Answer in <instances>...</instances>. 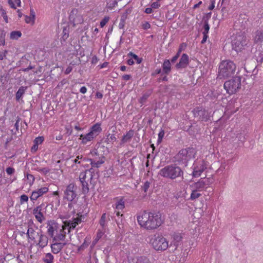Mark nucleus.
<instances>
[{
  "instance_id": "1",
  "label": "nucleus",
  "mask_w": 263,
  "mask_h": 263,
  "mask_svg": "<svg viewBox=\"0 0 263 263\" xmlns=\"http://www.w3.org/2000/svg\"><path fill=\"white\" fill-rule=\"evenodd\" d=\"M81 221V216L78 217L71 221L65 222V226H64L59 224L53 220H50L48 221L47 226V231L49 235L53 237L55 241L63 240L65 238L66 234L65 229L68 227V231L69 232L71 229H74Z\"/></svg>"
},
{
  "instance_id": "2",
  "label": "nucleus",
  "mask_w": 263,
  "mask_h": 263,
  "mask_svg": "<svg viewBox=\"0 0 263 263\" xmlns=\"http://www.w3.org/2000/svg\"><path fill=\"white\" fill-rule=\"evenodd\" d=\"M137 219L141 227L146 230H155L164 221L162 215H138Z\"/></svg>"
},
{
  "instance_id": "3",
  "label": "nucleus",
  "mask_w": 263,
  "mask_h": 263,
  "mask_svg": "<svg viewBox=\"0 0 263 263\" xmlns=\"http://www.w3.org/2000/svg\"><path fill=\"white\" fill-rule=\"evenodd\" d=\"M236 66L232 61L227 60L221 61L219 65L217 78L225 79L233 76L235 72Z\"/></svg>"
},
{
  "instance_id": "4",
  "label": "nucleus",
  "mask_w": 263,
  "mask_h": 263,
  "mask_svg": "<svg viewBox=\"0 0 263 263\" xmlns=\"http://www.w3.org/2000/svg\"><path fill=\"white\" fill-rule=\"evenodd\" d=\"M183 172L181 168L175 164H171L161 168L159 175L163 177L175 179L182 176Z\"/></svg>"
},
{
  "instance_id": "5",
  "label": "nucleus",
  "mask_w": 263,
  "mask_h": 263,
  "mask_svg": "<svg viewBox=\"0 0 263 263\" xmlns=\"http://www.w3.org/2000/svg\"><path fill=\"white\" fill-rule=\"evenodd\" d=\"M148 242L156 251H165L168 247V241L162 235L156 234L148 237Z\"/></svg>"
},
{
  "instance_id": "6",
  "label": "nucleus",
  "mask_w": 263,
  "mask_h": 263,
  "mask_svg": "<svg viewBox=\"0 0 263 263\" xmlns=\"http://www.w3.org/2000/svg\"><path fill=\"white\" fill-rule=\"evenodd\" d=\"M102 130L101 123H96L90 128L89 132L87 134H81L80 136L79 139L81 140L82 144H86L92 141L102 132Z\"/></svg>"
},
{
  "instance_id": "7",
  "label": "nucleus",
  "mask_w": 263,
  "mask_h": 263,
  "mask_svg": "<svg viewBox=\"0 0 263 263\" xmlns=\"http://www.w3.org/2000/svg\"><path fill=\"white\" fill-rule=\"evenodd\" d=\"M224 88L230 95L236 93L241 87V78L235 76L224 83Z\"/></svg>"
},
{
  "instance_id": "8",
  "label": "nucleus",
  "mask_w": 263,
  "mask_h": 263,
  "mask_svg": "<svg viewBox=\"0 0 263 263\" xmlns=\"http://www.w3.org/2000/svg\"><path fill=\"white\" fill-rule=\"evenodd\" d=\"M196 155V149L193 147H188L180 150L177 155L178 161L183 163H186L189 160L195 158Z\"/></svg>"
},
{
  "instance_id": "9",
  "label": "nucleus",
  "mask_w": 263,
  "mask_h": 263,
  "mask_svg": "<svg viewBox=\"0 0 263 263\" xmlns=\"http://www.w3.org/2000/svg\"><path fill=\"white\" fill-rule=\"evenodd\" d=\"M77 187L74 183H71L66 186L64 191L63 199L72 203L77 196ZM71 203H69L70 205Z\"/></svg>"
},
{
  "instance_id": "10",
  "label": "nucleus",
  "mask_w": 263,
  "mask_h": 263,
  "mask_svg": "<svg viewBox=\"0 0 263 263\" xmlns=\"http://www.w3.org/2000/svg\"><path fill=\"white\" fill-rule=\"evenodd\" d=\"M92 178V173L90 171H85L80 173L79 180L82 184V189L83 193H87L89 191L88 182Z\"/></svg>"
},
{
  "instance_id": "11",
  "label": "nucleus",
  "mask_w": 263,
  "mask_h": 263,
  "mask_svg": "<svg viewBox=\"0 0 263 263\" xmlns=\"http://www.w3.org/2000/svg\"><path fill=\"white\" fill-rule=\"evenodd\" d=\"M192 168V176L195 178L199 177L206 168V164L203 160H197L194 163Z\"/></svg>"
},
{
  "instance_id": "12",
  "label": "nucleus",
  "mask_w": 263,
  "mask_h": 263,
  "mask_svg": "<svg viewBox=\"0 0 263 263\" xmlns=\"http://www.w3.org/2000/svg\"><path fill=\"white\" fill-rule=\"evenodd\" d=\"M69 21L70 23L74 27L81 24L84 21L83 17L81 12L77 9H73L69 14Z\"/></svg>"
},
{
  "instance_id": "13",
  "label": "nucleus",
  "mask_w": 263,
  "mask_h": 263,
  "mask_svg": "<svg viewBox=\"0 0 263 263\" xmlns=\"http://www.w3.org/2000/svg\"><path fill=\"white\" fill-rule=\"evenodd\" d=\"M246 44V36L243 34L237 35L232 41L233 49L237 52L241 51Z\"/></svg>"
},
{
  "instance_id": "14",
  "label": "nucleus",
  "mask_w": 263,
  "mask_h": 263,
  "mask_svg": "<svg viewBox=\"0 0 263 263\" xmlns=\"http://www.w3.org/2000/svg\"><path fill=\"white\" fill-rule=\"evenodd\" d=\"M192 112L195 117H198L201 121H207L209 119L208 111L202 107L195 108Z\"/></svg>"
},
{
  "instance_id": "15",
  "label": "nucleus",
  "mask_w": 263,
  "mask_h": 263,
  "mask_svg": "<svg viewBox=\"0 0 263 263\" xmlns=\"http://www.w3.org/2000/svg\"><path fill=\"white\" fill-rule=\"evenodd\" d=\"M211 184L209 178L200 179L192 185V187L200 192L205 190Z\"/></svg>"
},
{
  "instance_id": "16",
  "label": "nucleus",
  "mask_w": 263,
  "mask_h": 263,
  "mask_svg": "<svg viewBox=\"0 0 263 263\" xmlns=\"http://www.w3.org/2000/svg\"><path fill=\"white\" fill-rule=\"evenodd\" d=\"M49 189L46 186L42 187L35 190L32 192L30 199L32 201L34 202V201H36L39 198L47 193Z\"/></svg>"
},
{
  "instance_id": "17",
  "label": "nucleus",
  "mask_w": 263,
  "mask_h": 263,
  "mask_svg": "<svg viewBox=\"0 0 263 263\" xmlns=\"http://www.w3.org/2000/svg\"><path fill=\"white\" fill-rule=\"evenodd\" d=\"M116 203L113 207L116 210V214H120L123 210L125 208V201L123 197H118L116 199Z\"/></svg>"
},
{
  "instance_id": "18",
  "label": "nucleus",
  "mask_w": 263,
  "mask_h": 263,
  "mask_svg": "<svg viewBox=\"0 0 263 263\" xmlns=\"http://www.w3.org/2000/svg\"><path fill=\"white\" fill-rule=\"evenodd\" d=\"M189 63V57L185 54L183 53L180 60L179 62L176 65L177 69L183 68L186 67Z\"/></svg>"
},
{
  "instance_id": "19",
  "label": "nucleus",
  "mask_w": 263,
  "mask_h": 263,
  "mask_svg": "<svg viewBox=\"0 0 263 263\" xmlns=\"http://www.w3.org/2000/svg\"><path fill=\"white\" fill-rule=\"evenodd\" d=\"M253 41L256 44H260L263 43V30H258L255 32Z\"/></svg>"
},
{
  "instance_id": "20",
  "label": "nucleus",
  "mask_w": 263,
  "mask_h": 263,
  "mask_svg": "<svg viewBox=\"0 0 263 263\" xmlns=\"http://www.w3.org/2000/svg\"><path fill=\"white\" fill-rule=\"evenodd\" d=\"M65 243L55 242L51 245L52 252L54 254H58L62 249Z\"/></svg>"
},
{
  "instance_id": "21",
  "label": "nucleus",
  "mask_w": 263,
  "mask_h": 263,
  "mask_svg": "<svg viewBox=\"0 0 263 263\" xmlns=\"http://www.w3.org/2000/svg\"><path fill=\"white\" fill-rule=\"evenodd\" d=\"M90 161L92 167L98 168L104 163L105 157L103 156H101L99 157V160H97L96 158H93L92 159H90Z\"/></svg>"
},
{
  "instance_id": "22",
  "label": "nucleus",
  "mask_w": 263,
  "mask_h": 263,
  "mask_svg": "<svg viewBox=\"0 0 263 263\" xmlns=\"http://www.w3.org/2000/svg\"><path fill=\"white\" fill-rule=\"evenodd\" d=\"M163 72L168 74L171 71V64L169 60H165L162 64Z\"/></svg>"
},
{
  "instance_id": "23",
  "label": "nucleus",
  "mask_w": 263,
  "mask_h": 263,
  "mask_svg": "<svg viewBox=\"0 0 263 263\" xmlns=\"http://www.w3.org/2000/svg\"><path fill=\"white\" fill-rule=\"evenodd\" d=\"M48 206L45 203H42L33 210V214H44L46 213V208Z\"/></svg>"
},
{
  "instance_id": "24",
  "label": "nucleus",
  "mask_w": 263,
  "mask_h": 263,
  "mask_svg": "<svg viewBox=\"0 0 263 263\" xmlns=\"http://www.w3.org/2000/svg\"><path fill=\"white\" fill-rule=\"evenodd\" d=\"M48 238L47 236L45 235H41L40 236L39 241L38 245L41 248H44L48 244Z\"/></svg>"
},
{
  "instance_id": "25",
  "label": "nucleus",
  "mask_w": 263,
  "mask_h": 263,
  "mask_svg": "<svg viewBox=\"0 0 263 263\" xmlns=\"http://www.w3.org/2000/svg\"><path fill=\"white\" fill-rule=\"evenodd\" d=\"M134 136V131L133 130H130L126 133L125 135H124L121 140V142L123 143H126L130 140Z\"/></svg>"
},
{
  "instance_id": "26",
  "label": "nucleus",
  "mask_w": 263,
  "mask_h": 263,
  "mask_svg": "<svg viewBox=\"0 0 263 263\" xmlns=\"http://www.w3.org/2000/svg\"><path fill=\"white\" fill-rule=\"evenodd\" d=\"M173 240L171 242L172 244H173L175 246H177L178 243L181 240L182 237L180 233H175L173 235Z\"/></svg>"
},
{
  "instance_id": "27",
  "label": "nucleus",
  "mask_w": 263,
  "mask_h": 263,
  "mask_svg": "<svg viewBox=\"0 0 263 263\" xmlns=\"http://www.w3.org/2000/svg\"><path fill=\"white\" fill-rule=\"evenodd\" d=\"M27 87L26 86H21L16 93L15 98L17 101H19L23 95L25 93Z\"/></svg>"
},
{
  "instance_id": "28",
  "label": "nucleus",
  "mask_w": 263,
  "mask_h": 263,
  "mask_svg": "<svg viewBox=\"0 0 263 263\" xmlns=\"http://www.w3.org/2000/svg\"><path fill=\"white\" fill-rule=\"evenodd\" d=\"M127 15L128 13L127 12H126L121 15V19L118 26L119 28L120 29H124L125 25V21L127 18Z\"/></svg>"
},
{
  "instance_id": "29",
  "label": "nucleus",
  "mask_w": 263,
  "mask_h": 263,
  "mask_svg": "<svg viewBox=\"0 0 263 263\" xmlns=\"http://www.w3.org/2000/svg\"><path fill=\"white\" fill-rule=\"evenodd\" d=\"M54 256L50 253H46L43 258V260L45 263H53Z\"/></svg>"
},
{
  "instance_id": "30",
  "label": "nucleus",
  "mask_w": 263,
  "mask_h": 263,
  "mask_svg": "<svg viewBox=\"0 0 263 263\" xmlns=\"http://www.w3.org/2000/svg\"><path fill=\"white\" fill-rule=\"evenodd\" d=\"M20 31H12L10 33V39L12 40H17L22 36Z\"/></svg>"
},
{
  "instance_id": "31",
  "label": "nucleus",
  "mask_w": 263,
  "mask_h": 263,
  "mask_svg": "<svg viewBox=\"0 0 263 263\" xmlns=\"http://www.w3.org/2000/svg\"><path fill=\"white\" fill-rule=\"evenodd\" d=\"M8 3L12 8L16 9L17 7H21V0H8Z\"/></svg>"
},
{
  "instance_id": "32",
  "label": "nucleus",
  "mask_w": 263,
  "mask_h": 263,
  "mask_svg": "<svg viewBox=\"0 0 263 263\" xmlns=\"http://www.w3.org/2000/svg\"><path fill=\"white\" fill-rule=\"evenodd\" d=\"M200 192V191L193 189L191 194L190 199L193 200L200 197L201 196V194Z\"/></svg>"
},
{
  "instance_id": "33",
  "label": "nucleus",
  "mask_w": 263,
  "mask_h": 263,
  "mask_svg": "<svg viewBox=\"0 0 263 263\" xmlns=\"http://www.w3.org/2000/svg\"><path fill=\"white\" fill-rule=\"evenodd\" d=\"M128 57H130L133 58L136 61L137 64H139L142 62V58H140L137 55L132 52H129L127 54Z\"/></svg>"
},
{
  "instance_id": "34",
  "label": "nucleus",
  "mask_w": 263,
  "mask_h": 263,
  "mask_svg": "<svg viewBox=\"0 0 263 263\" xmlns=\"http://www.w3.org/2000/svg\"><path fill=\"white\" fill-rule=\"evenodd\" d=\"M27 234L29 239L31 240H34L35 239V233L33 229L31 228H28Z\"/></svg>"
},
{
  "instance_id": "35",
  "label": "nucleus",
  "mask_w": 263,
  "mask_h": 263,
  "mask_svg": "<svg viewBox=\"0 0 263 263\" xmlns=\"http://www.w3.org/2000/svg\"><path fill=\"white\" fill-rule=\"evenodd\" d=\"M6 32L4 30H0V45L4 46L5 45Z\"/></svg>"
},
{
  "instance_id": "36",
  "label": "nucleus",
  "mask_w": 263,
  "mask_h": 263,
  "mask_svg": "<svg viewBox=\"0 0 263 263\" xmlns=\"http://www.w3.org/2000/svg\"><path fill=\"white\" fill-rule=\"evenodd\" d=\"M110 20V17L109 16H105L100 22V26L101 28L104 27V26Z\"/></svg>"
},
{
  "instance_id": "37",
  "label": "nucleus",
  "mask_w": 263,
  "mask_h": 263,
  "mask_svg": "<svg viewBox=\"0 0 263 263\" xmlns=\"http://www.w3.org/2000/svg\"><path fill=\"white\" fill-rule=\"evenodd\" d=\"M25 21L27 24H30L33 25L35 22V18L32 17L31 16L25 15Z\"/></svg>"
},
{
  "instance_id": "38",
  "label": "nucleus",
  "mask_w": 263,
  "mask_h": 263,
  "mask_svg": "<svg viewBox=\"0 0 263 263\" xmlns=\"http://www.w3.org/2000/svg\"><path fill=\"white\" fill-rule=\"evenodd\" d=\"M69 36V30L67 28V27H64L63 29L62 32V38L65 40H66Z\"/></svg>"
},
{
  "instance_id": "39",
  "label": "nucleus",
  "mask_w": 263,
  "mask_h": 263,
  "mask_svg": "<svg viewBox=\"0 0 263 263\" xmlns=\"http://www.w3.org/2000/svg\"><path fill=\"white\" fill-rule=\"evenodd\" d=\"M44 140V138L42 136H39L35 138L33 141V143L39 146V144H41Z\"/></svg>"
},
{
  "instance_id": "40",
  "label": "nucleus",
  "mask_w": 263,
  "mask_h": 263,
  "mask_svg": "<svg viewBox=\"0 0 263 263\" xmlns=\"http://www.w3.org/2000/svg\"><path fill=\"white\" fill-rule=\"evenodd\" d=\"M164 130L161 129L158 134V142H161L162 139L164 137Z\"/></svg>"
},
{
  "instance_id": "41",
  "label": "nucleus",
  "mask_w": 263,
  "mask_h": 263,
  "mask_svg": "<svg viewBox=\"0 0 263 263\" xmlns=\"http://www.w3.org/2000/svg\"><path fill=\"white\" fill-rule=\"evenodd\" d=\"M150 182L148 181H146L144 182L143 185L142 186V189L145 193L147 192L148 189L150 186Z\"/></svg>"
},
{
  "instance_id": "42",
  "label": "nucleus",
  "mask_w": 263,
  "mask_h": 263,
  "mask_svg": "<svg viewBox=\"0 0 263 263\" xmlns=\"http://www.w3.org/2000/svg\"><path fill=\"white\" fill-rule=\"evenodd\" d=\"M28 201V197L25 194H23L20 197V202L21 203H23L24 202H27Z\"/></svg>"
},
{
  "instance_id": "43",
  "label": "nucleus",
  "mask_w": 263,
  "mask_h": 263,
  "mask_svg": "<svg viewBox=\"0 0 263 263\" xmlns=\"http://www.w3.org/2000/svg\"><path fill=\"white\" fill-rule=\"evenodd\" d=\"M1 15H2V16L3 17L5 22L6 23H8V16L7 15L6 12L5 10H2Z\"/></svg>"
},
{
  "instance_id": "44",
  "label": "nucleus",
  "mask_w": 263,
  "mask_h": 263,
  "mask_svg": "<svg viewBox=\"0 0 263 263\" xmlns=\"http://www.w3.org/2000/svg\"><path fill=\"white\" fill-rule=\"evenodd\" d=\"M7 182V179L5 176H3L2 174L0 175V185L5 184Z\"/></svg>"
},
{
  "instance_id": "45",
  "label": "nucleus",
  "mask_w": 263,
  "mask_h": 263,
  "mask_svg": "<svg viewBox=\"0 0 263 263\" xmlns=\"http://www.w3.org/2000/svg\"><path fill=\"white\" fill-rule=\"evenodd\" d=\"M6 172L9 175H12L15 172V169L12 167H8L6 168Z\"/></svg>"
},
{
  "instance_id": "46",
  "label": "nucleus",
  "mask_w": 263,
  "mask_h": 263,
  "mask_svg": "<svg viewBox=\"0 0 263 263\" xmlns=\"http://www.w3.org/2000/svg\"><path fill=\"white\" fill-rule=\"evenodd\" d=\"M210 30V26L208 23H205L204 25V31L202 32V34H208L209 31Z\"/></svg>"
},
{
  "instance_id": "47",
  "label": "nucleus",
  "mask_w": 263,
  "mask_h": 263,
  "mask_svg": "<svg viewBox=\"0 0 263 263\" xmlns=\"http://www.w3.org/2000/svg\"><path fill=\"white\" fill-rule=\"evenodd\" d=\"M148 97H149L148 94H147V93L144 94L142 96V97L140 98V102L141 103H143V102H144L146 101V100L148 98Z\"/></svg>"
},
{
  "instance_id": "48",
  "label": "nucleus",
  "mask_w": 263,
  "mask_h": 263,
  "mask_svg": "<svg viewBox=\"0 0 263 263\" xmlns=\"http://www.w3.org/2000/svg\"><path fill=\"white\" fill-rule=\"evenodd\" d=\"M103 234H104L103 232H102L101 231H99L97 233L96 238L95 239L96 242L98 241L99 240V239H100L102 237Z\"/></svg>"
},
{
  "instance_id": "49",
  "label": "nucleus",
  "mask_w": 263,
  "mask_h": 263,
  "mask_svg": "<svg viewBox=\"0 0 263 263\" xmlns=\"http://www.w3.org/2000/svg\"><path fill=\"white\" fill-rule=\"evenodd\" d=\"M210 5L208 7V9L209 10H212L215 8V4L216 0H210Z\"/></svg>"
},
{
  "instance_id": "50",
  "label": "nucleus",
  "mask_w": 263,
  "mask_h": 263,
  "mask_svg": "<svg viewBox=\"0 0 263 263\" xmlns=\"http://www.w3.org/2000/svg\"><path fill=\"white\" fill-rule=\"evenodd\" d=\"M36 219L40 222H42L44 220V215H35Z\"/></svg>"
},
{
  "instance_id": "51",
  "label": "nucleus",
  "mask_w": 263,
  "mask_h": 263,
  "mask_svg": "<svg viewBox=\"0 0 263 263\" xmlns=\"http://www.w3.org/2000/svg\"><path fill=\"white\" fill-rule=\"evenodd\" d=\"M105 220H106V215H102L101 218L100 219V224L102 227H104L105 226Z\"/></svg>"
},
{
  "instance_id": "52",
  "label": "nucleus",
  "mask_w": 263,
  "mask_h": 263,
  "mask_svg": "<svg viewBox=\"0 0 263 263\" xmlns=\"http://www.w3.org/2000/svg\"><path fill=\"white\" fill-rule=\"evenodd\" d=\"M21 120V118L18 117H17V120L16 121V122L15 123L14 126L15 127L16 130L17 132H18V127H19V123Z\"/></svg>"
},
{
  "instance_id": "53",
  "label": "nucleus",
  "mask_w": 263,
  "mask_h": 263,
  "mask_svg": "<svg viewBox=\"0 0 263 263\" xmlns=\"http://www.w3.org/2000/svg\"><path fill=\"white\" fill-rule=\"evenodd\" d=\"M160 7V4L158 2H153L151 4V7L153 9H157Z\"/></svg>"
},
{
  "instance_id": "54",
  "label": "nucleus",
  "mask_w": 263,
  "mask_h": 263,
  "mask_svg": "<svg viewBox=\"0 0 263 263\" xmlns=\"http://www.w3.org/2000/svg\"><path fill=\"white\" fill-rule=\"evenodd\" d=\"M72 70V67L71 66H69L65 69L64 73L65 74H68L69 73H70L71 72Z\"/></svg>"
},
{
  "instance_id": "55",
  "label": "nucleus",
  "mask_w": 263,
  "mask_h": 263,
  "mask_svg": "<svg viewBox=\"0 0 263 263\" xmlns=\"http://www.w3.org/2000/svg\"><path fill=\"white\" fill-rule=\"evenodd\" d=\"M142 27L144 29H148L151 28V25L148 22L143 24Z\"/></svg>"
},
{
  "instance_id": "56",
  "label": "nucleus",
  "mask_w": 263,
  "mask_h": 263,
  "mask_svg": "<svg viewBox=\"0 0 263 263\" xmlns=\"http://www.w3.org/2000/svg\"><path fill=\"white\" fill-rule=\"evenodd\" d=\"M258 61L261 63L263 62V51L259 53Z\"/></svg>"
},
{
  "instance_id": "57",
  "label": "nucleus",
  "mask_w": 263,
  "mask_h": 263,
  "mask_svg": "<svg viewBox=\"0 0 263 263\" xmlns=\"http://www.w3.org/2000/svg\"><path fill=\"white\" fill-rule=\"evenodd\" d=\"M37 149H38V145L33 143V145L31 147V152L32 153H35L37 151Z\"/></svg>"
},
{
  "instance_id": "58",
  "label": "nucleus",
  "mask_w": 263,
  "mask_h": 263,
  "mask_svg": "<svg viewBox=\"0 0 263 263\" xmlns=\"http://www.w3.org/2000/svg\"><path fill=\"white\" fill-rule=\"evenodd\" d=\"M87 90V89L86 87L85 86L82 87L80 89V92H81L83 94L86 93Z\"/></svg>"
},
{
  "instance_id": "59",
  "label": "nucleus",
  "mask_w": 263,
  "mask_h": 263,
  "mask_svg": "<svg viewBox=\"0 0 263 263\" xmlns=\"http://www.w3.org/2000/svg\"><path fill=\"white\" fill-rule=\"evenodd\" d=\"M122 78L123 80H124L125 81H128L130 79L131 76L129 74H125V75L123 76Z\"/></svg>"
},
{
  "instance_id": "60",
  "label": "nucleus",
  "mask_w": 263,
  "mask_h": 263,
  "mask_svg": "<svg viewBox=\"0 0 263 263\" xmlns=\"http://www.w3.org/2000/svg\"><path fill=\"white\" fill-rule=\"evenodd\" d=\"M152 8H146L145 10V12L147 14H151L153 12Z\"/></svg>"
},
{
  "instance_id": "61",
  "label": "nucleus",
  "mask_w": 263,
  "mask_h": 263,
  "mask_svg": "<svg viewBox=\"0 0 263 263\" xmlns=\"http://www.w3.org/2000/svg\"><path fill=\"white\" fill-rule=\"evenodd\" d=\"M203 37L201 41L202 44L204 43L206 41V40L208 37V34H203Z\"/></svg>"
},
{
  "instance_id": "62",
  "label": "nucleus",
  "mask_w": 263,
  "mask_h": 263,
  "mask_svg": "<svg viewBox=\"0 0 263 263\" xmlns=\"http://www.w3.org/2000/svg\"><path fill=\"white\" fill-rule=\"evenodd\" d=\"M29 16H31L32 17L35 18V12H34L33 9H30Z\"/></svg>"
},
{
  "instance_id": "63",
  "label": "nucleus",
  "mask_w": 263,
  "mask_h": 263,
  "mask_svg": "<svg viewBox=\"0 0 263 263\" xmlns=\"http://www.w3.org/2000/svg\"><path fill=\"white\" fill-rule=\"evenodd\" d=\"M96 96L97 98H99V99H102L103 98L102 93L101 92H98V91L96 92Z\"/></svg>"
},
{
  "instance_id": "64",
  "label": "nucleus",
  "mask_w": 263,
  "mask_h": 263,
  "mask_svg": "<svg viewBox=\"0 0 263 263\" xmlns=\"http://www.w3.org/2000/svg\"><path fill=\"white\" fill-rule=\"evenodd\" d=\"M90 153L92 156H97L98 155V151L97 149H93L90 152Z\"/></svg>"
}]
</instances>
